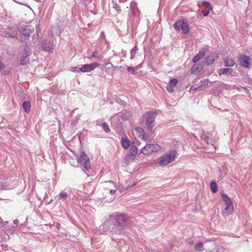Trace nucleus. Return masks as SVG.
Here are the masks:
<instances>
[{
  "instance_id": "25",
  "label": "nucleus",
  "mask_w": 252,
  "mask_h": 252,
  "mask_svg": "<svg viewBox=\"0 0 252 252\" xmlns=\"http://www.w3.org/2000/svg\"><path fill=\"white\" fill-rule=\"evenodd\" d=\"M138 49L136 45L135 46V47L132 49L130 51V59L133 60L135 57V55L136 54L137 51H138Z\"/></svg>"
},
{
  "instance_id": "47",
  "label": "nucleus",
  "mask_w": 252,
  "mask_h": 252,
  "mask_svg": "<svg viewBox=\"0 0 252 252\" xmlns=\"http://www.w3.org/2000/svg\"><path fill=\"white\" fill-rule=\"evenodd\" d=\"M249 81L250 82V84H252V79H250Z\"/></svg>"
},
{
  "instance_id": "43",
  "label": "nucleus",
  "mask_w": 252,
  "mask_h": 252,
  "mask_svg": "<svg viewBox=\"0 0 252 252\" xmlns=\"http://www.w3.org/2000/svg\"><path fill=\"white\" fill-rule=\"evenodd\" d=\"M116 192V190L115 189H111L110 190V194L111 195H113L114 194H115Z\"/></svg>"
},
{
  "instance_id": "35",
  "label": "nucleus",
  "mask_w": 252,
  "mask_h": 252,
  "mask_svg": "<svg viewBox=\"0 0 252 252\" xmlns=\"http://www.w3.org/2000/svg\"><path fill=\"white\" fill-rule=\"evenodd\" d=\"M202 4L208 8H210L211 10L212 9V7H211V4L209 2L207 1H203L202 2Z\"/></svg>"
},
{
  "instance_id": "10",
  "label": "nucleus",
  "mask_w": 252,
  "mask_h": 252,
  "mask_svg": "<svg viewBox=\"0 0 252 252\" xmlns=\"http://www.w3.org/2000/svg\"><path fill=\"white\" fill-rule=\"evenodd\" d=\"M99 65L100 64L97 63L84 64L81 67V72H90L95 68L99 67Z\"/></svg>"
},
{
  "instance_id": "13",
  "label": "nucleus",
  "mask_w": 252,
  "mask_h": 252,
  "mask_svg": "<svg viewBox=\"0 0 252 252\" xmlns=\"http://www.w3.org/2000/svg\"><path fill=\"white\" fill-rule=\"evenodd\" d=\"M54 45L49 40L44 39L41 43V47L43 50L50 52L53 48Z\"/></svg>"
},
{
  "instance_id": "22",
  "label": "nucleus",
  "mask_w": 252,
  "mask_h": 252,
  "mask_svg": "<svg viewBox=\"0 0 252 252\" xmlns=\"http://www.w3.org/2000/svg\"><path fill=\"white\" fill-rule=\"evenodd\" d=\"M215 61V57L214 55L208 56L206 58V63L208 65L214 63Z\"/></svg>"
},
{
  "instance_id": "16",
  "label": "nucleus",
  "mask_w": 252,
  "mask_h": 252,
  "mask_svg": "<svg viewBox=\"0 0 252 252\" xmlns=\"http://www.w3.org/2000/svg\"><path fill=\"white\" fill-rule=\"evenodd\" d=\"M232 71V69L231 68H221L219 69L218 70V73L220 75H221L222 74L224 75H231Z\"/></svg>"
},
{
  "instance_id": "38",
  "label": "nucleus",
  "mask_w": 252,
  "mask_h": 252,
  "mask_svg": "<svg viewBox=\"0 0 252 252\" xmlns=\"http://www.w3.org/2000/svg\"><path fill=\"white\" fill-rule=\"evenodd\" d=\"M67 194L66 192H61L59 194V198L61 199V198H65L67 196Z\"/></svg>"
},
{
  "instance_id": "44",
  "label": "nucleus",
  "mask_w": 252,
  "mask_h": 252,
  "mask_svg": "<svg viewBox=\"0 0 252 252\" xmlns=\"http://www.w3.org/2000/svg\"><path fill=\"white\" fill-rule=\"evenodd\" d=\"M4 67L3 64L0 62V72L2 70V69Z\"/></svg>"
},
{
  "instance_id": "15",
  "label": "nucleus",
  "mask_w": 252,
  "mask_h": 252,
  "mask_svg": "<svg viewBox=\"0 0 252 252\" xmlns=\"http://www.w3.org/2000/svg\"><path fill=\"white\" fill-rule=\"evenodd\" d=\"M209 80L208 79H205L201 81L198 84L199 91H203L208 88Z\"/></svg>"
},
{
  "instance_id": "5",
  "label": "nucleus",
  "mask_w": 252,
  "mask_h": 252,
  "mask_svg": "<svg viewBox=\"0 0 252 252\" xmlns=\"http://www.w3.org/2000/svg\"><path fill=\"white\" fill-rule=\"evenodd\" d=\"M161 147L158 144H147L141 150L145 155H148L153 152H157L161 150Z\"/></svg>"
},
{
  "instance_id": "45",
  "label": "nucleus",
  "mask_w": 252,
  "mask_h": 252,
  "mask_svg": "<svg viewBox=\"0 0 252 252\" xmlns=\"http://www.w3.org/2000/svg\"><path fill=\"white\" fill-rule=\"evenodd\" d=\"M13 223L14 224H17L19 223V220H14Z\"/></svg>"
},
{
  "instance_id": "20",
  "label": "nucleus",
  "mask_w": 252,
  "mask_h": 252,
  "mask_svg": "<svg viewBox=\"0 0 252 252\" xmlns=\"http://www.w3.org/2000/svg\"><path fill=\"white\" fill-rule=\"evenodd\" d=\"M23 107L25 109V111L27 113H28L30 111L31 107V102L30 101H26L24 102L23 103Z\"/></svg>"
},
{
  "instance_id": "8",
  "label": "nucleus",
  "mask_w": 252,
  "mask_h": 252,
  "mask_svg": "<svg viewBox=\"0 0 252 252\" xmlns=\"http://www.w3.org/2000/svg\"><path fill=\"white\" fill-rule=\"evenodd\" d=\"M221 197L226 204L225 210L228 214H231L233 212V204L231 198L224 193L221 194Z\"/></svg>"
},
{
  "instance_id": "17",
  "label": "nucleus",
  "mask_w": 252,
  "mask_h": 252,
  "mask_svg": "<svg viewBox=\"0 0 252 252\" xmlns=\"http://www.w3.org/2000/svg\"><path fill=\"white\" fill-rule=\"evenodd\" d=\"M224 63L225 66L227 67H232L235 63L234 59L229 58H226L224 61Z\"/></svg>"
},
{
  "instance_id": "37",
  "label": "nucleus",
  "mask_w": 252,
  "mask_h": 252,
  "mask_svg": "<svg viewBox=\"0 0 252 252\" xmlns=\"http://www.w3.org/2000/svg\"><path fill=\"white\" fill-rule=\"evenodd\" d=\"M72 71L75 72H81V67L75 66L72 67Z\"/></svg>"
},
{
  "instance_id": "30",
  "label": "nucleus",
  "mask_w": 252,
  "mask_h": 252,
  "mask_svg": "<svg viewBox=\"0 0 252 252\" xmlns=\"http://www.w3.org/2000/svg\"><path fill=\"white\" fill-rule=\"evenodd\" d=\"M178 82V81L177 79H172L169 81V85L174 87L177 84Z\"/></svg>"
},
{
  "instance_id": "14",
  "label": "nucleus",
  "mask_w": 252,
  "mask_h": 252,
  "mask_svg": "<svg viewBox=\"0 0 252 252\" xmlns=\"http://www.w3.org/2000/svg\"><path fill=\"white\" fill-rule=\"evenodd\" d=\"M206 50L205 49H201L198 54H197L193 58L192 62L193 63H197L200 59L203 58L206 54Z\"/></svg>"
},
{
  "instance_id": "41",
  "label": "nucleus",
  "mask_w": 252,
  "mask_h": 252,
  "mask_svg": "<svg viewBox=\"0 0 252 252\" xmlns=\"http://www.w3.org/2000/svg\"><path fill=\"white\" fill-rule=\"evenodd\" d=\"M209 13H210V11L209 10H205V11H203L202 14H203V16L206 17L209 15Z\"/></svg>"
},
{
  "instance_id": "23",
  "label": "nucleus",
  "mask_w": 252,
  "mask_h": 252,
  "mask_svg": "<svg viewBox=\"0 0 252 252\" xmlns=\"http://www.w3.org/2000/svg\"><path fill=\"white\" fill-rule=\"evenodd\" d=\"M134 156H132L130 154H127L125 158V161L126 164H128L131 162L135 158Z\"/></svg>"
},
{
  "instance_id": "27",
  "label": "nucleus",
  "mask_w": 252,
  "mask_h": 252,
  "mask_svg": "<svg viewBox=\"0 0 252 252\" xmlns=\"http://www.w3.org/2000/svg\"><path fill=\"white\" fill-rule=\"evenodd\" d=\"M135 131L139 134V136H144L145 132L142 127H138L135 128Z\"/></svg>"
},
{
  "instance_id": "26",
  "label": "nucleus",
  "mask_w": 252,
  "mask_h": 252,
  "mask_svg": "<svg viewBox=\"0 0 252 252\" xmlns=\"http://www.w3.org/2000/svg\"><path fill=\"white\" fill-rule=\"evenodd\" d=\"M210 187L213 193H216L218 191L217 185L216 182H211L210 184Z\"/></svg>"
},
{
  "instance_id": "21",
  "label": "nucleus",
  "mask_w": 252,
  "mask_h": 252,
  "mask_svg": "<svg viewBox=\"0 0 252 252\" xmlns=\"http://www.w3.org/2000/svg\"><path fill=\"white\" fill-rule=\"evenodd\" d=\"M201 71V68L198 64H195L191 69V72L194 74H197Z\"/></svg>"
},
{
  "instance_id": "31",
  "label": "nucleus",
  "mask_w": 252,
  "mask_h": 252,
  "mask_svg": "<svg viewBox=\"0 0 252 252\" xmlns=\"http://www.w3.org/2000/svg\"><path fill=\"white\" fill-rule=\"evenodd\" d=\"M113 7L117 10L118 13H120L121 12L120 5H119L116 2L113 3Z\"/></svg>"
},
{
  "instance_id": "28",
  "label": "nucleus",
  "mask_w": 252,
  "mask_h": 252,
  "mask_svg": "<svg viewBox=\"0 0 252 252\" xmlns=\"http://www.w3.org/2000/svg\"><path fill=\"white\" fill-rule=\"evenodd\" d=\"M203 245L202 242H198L196 243L195 245V249L197 251H202Z\"/></svg>"
},
{
  "instance_id": "36",
  "label": "nucleus",
  "mask_w": 252,
  "mask_h": 252,
  "mask_svg": "<svg viewBox=\"0 0 252 252\" xmlns=\"http://www.w3.org/2000/svg\"><path fill=\"white\" fill-rule=\"evenodd\" d=\"M127 70L128 72L131 73L132 74H134L135 73V69L132 67H127Z\"/></svg>"
},
{
  "instance_id": "40",
  "label": "nucleus",
  "mask_w": 252,
  "mask_h": 252,
  "mask_svg": "<svg viewBox=\"0 0 252 252\" xmlns=\"http://www.w3.org/2000/svg\"><path fill=\"white\" fill-rule=\"evenodd\" d=\"M5 184L0 182V190L4 189H5Z\"/></svg>"
},
{
  "instance_id": "19",
  "label": "nucleus",
  "mask_w": 252,
  "mask_h": 252,
  "mask_svg": "<svg viewBox=\"0 0 252 252\" xmlns=\"http://www.w3.org/2000/svg\"><path fill=\"white\" fill-rule=\"evenodd\" d=\"M52 32L56 35H59L62 32V29L59 25H54L52 28Z\"/></svg>"
},
{
  "instance_id": "42",
  "label": "nucleus",
  "mask_w": 252,
  "mask_h": 252,
  "mask_svg": "<svg viewBox=\"0 0 252 252\" xmlns=\"http://www.w3.org/2000/svg\"><path fill=\"white\" fill-rule=\"evenodd\" d=\"M92 1V0H83L84 4L87 5L88 3Z\"/></svg>"
},
{
  "instance_id": "3",
  "label": "nucleus",
  "mask_w": 252,
  "mask_h": 252,
  "mask_svg": "<svg viewBox=\"0 0 252 252\" xmlns=\"http://www.w3.org/2000/svg\"><path fill=\"white\" fill-rule=\"evenodd\" d=\"M77 158L78 162L83 167V170L84 172L89 171L91 168L90 159L87 155L83 151L81 152L80 156L74 154Z\"/></svg>"
},
{
  "instance_id": "32",
  "label": "nucleus",
  "mask_w": 252,
  "mask_h": 252,
  "mask_svg": "<svg viewBox=\"0 0 252 252\" xmlns=\"http://www.w3.org/2000/svg\"><path fill=\"white\" fill-rule=\"evenodd\" d=\"M92 57L96 59H100L102 58L100 55H99V53L95 51V52H93L92 54Z\"/></svg>"
},
{
  "instance_id": "48",
  "label": "nucleus",
  "mask_w": 252,
  "mask_h": 252,
  "mask_svg": "<svg viewBox=\"0 0 252 252\" xmlns=\"http://www.w3.org/2000/svg\"><path fill=\"white\" fill-rule=\"evenodd\" d=\"M0 226H1V222L0 221Z\"/></svg>"
},
{
  "instance_id": "46",
  "label": "nucleus",
  "mask_w": 252,
  "mask_h": 252,
  "mask_svg": "<svg viewBox=\"0 0 252 252\" xmlns=\"http://www.w3.org/2000/svg\"><path fill=\"white\" fill-rule=\"evenodd\" d=\"M53 199H50V200H49V201L47 202V204H49L53 202Z\"/></svg>"
},
{
  "instance_id": "33",
  "label": "nucleus",
  "mask_w": 252,
  "mask_h": 252,
  "mask_svg": "<svg viewBox=\"0 0 252 252\" xmlns=\"http://www.w3.org/2000/svg\"><path fill=\"white\" fill-rule=\"evenodd\" d=\"M107 65H108L109 67L106 69H110L112 68V70L114 71L115 70V67L111 63H108L105 64L104 67H106Z\"/></svg>"
},
{
  "instance_id": "24",
  "label": "nucleus",
  "mask_w": 252,
  "mask_h": 252,
  "mask_svg": "<svg viewBox=\"0 0 252 252\" xmlns=\"http://www.w3.org/2000/svg\"><path fill=\"white\" fill-rule=\"evenodd\" d=\"M129 154L132 156L135 157L138 153V149L135 146H132L131 147Z\"/></svg>"
},
{
  "instance_id": "6",
  "label": "nucleus",
  "mask_w": 252,
  "mask_h": 252,
  "mask_svg": "<svg viewBox=\"0 0 252 252\" xmlns=\"http://www.w3.org/2000/svg\"><path fill=\"white\" fill-rule=\"evenodd\" d=\"M238 61L241 66L246 68H251L252 60L250 57L244 54H240L238 57Z\"/></svg>"
},
{
  "instance_id": "12",
  "label": "nucleus",
  "mask_w": 252,
  "mask_h": 252,
  "mask_svg": "<svg viewBox=\"0 0 252 252\" xmlns=\"http://www.w3.org/2000/svg\"><path fill=\"white\" fill-rule=\"evenodd\" d=\"M18 31L21 34L24 36H30L31 32V29L29 26L27 25H19Z\"/></svg>"
},
{
  "instance_id": "1",
  "label": "nucleus",
  "mask_w": 252,
  "mask_h": 252,
  "mask_svg": "<svg viewBox=\"0 0 252 252\" xmlns=\"http://www.w3.org/2000/svg\"><path fill=\"white\" fill-rule=\"evenodd\" d=\"M130 225V219L125 214L114 213L105 218L103 223L104 228H108L113 234L120 235Z\"/></svg>"
},
{
  "instance_id": "2",
  "label": "nucleus",
  "mask_w": 252,
  "mask_h": 252,
  "mask_svg": "<svg viewBox=\"0 0 252 252\" xmlns=\"http://www.w3.org/2000/svg\"><path fill=\"white\" fill-rule=\"evenodd\" d=\"M157 116V113L156 112L152 111L147 112L143 116L145 120V127L148 131H152L153 127L156 126L155 119Z\"/></svg>"
},
{
  "instance_id": "9",
  "label": "nucleus",
  "mask_w": 252,
  "mask_h": 252,
  "mask_svg": "<svg viewBox=\"0 0 252 252\" xmlns=\"http://www.w3.org/2000/svg\"><path fill=\"white\" fill-rule=\"evenodd\" d=\"M9 31L6 30L0 32V35L3 37H8L10 38H17L18 32L16 28L9 27Z\"/></svg>"
},
{
  "instance_id": "39",
  "label": "nucleus",
  "mask_w": 252,
  "mask_h": 252,
  "mask_svg": "<svg viewBox=\"0 0 252 252\" xmlns=\"http://www.w3.org/2000/svg\"><path fill=\"white\" fill-rule=\"evenodd\" d=\"M174 87H172V86H171L170 85H168L167 87H166V89L168 91V92L169 93H172L174 91V89H173Z\"/></svg>"
},
{
  "instance_id": "29",
  "label": "nucleus",
  "mask_w": 252,
  "mask_h": 252,
  "mask_svg": "<svg viewBox=\"0 0 252 252\" xmlns=\"http://www.w3.org/2000/svg\"><path fill=\"white\" fill-rule=\"evenodd\" d=\"M102 127L103 130L107 133L110 132V129L109 128L108 124L106 122H103L102 124Z\"/></svg>"
},
{
  "instance_id": "18",
  "label": "nucleus",
  "mask_w": 252,
  "mask_h": 252,
  "mask_svg": "<svg viewBox=\"0 0 252 252\" xmlns=\"http://www.w3.org/2000/svg\"><path fill=\"white\" fill-rule=\"evenodd\" d=\"M129 142L130 141L127 137L123 138L122 140V147L125 149H128L129 147Z\"/></svg>"
},
{
  "instance_id": "7",
  "label": "nucleus",
  "mask_w": 252,
  "mask_h": 252,
  "mask_svg": "<svg viewBox=\"0 0 252 252\" xmlns=\"http://www.w3.org/2000/svg\"><path fill=\"white\" fill-rule=\"evenodd\" d=\"M174 27L177 31L182 30L184 34H187L189 32V26L188 23L183 20L176 21L174 23Z\"/></svg>"
},
{
  "instance_id": "11",
  "label": "nucleus",
  "mask_w": 252,
  "mask_h": 252,
  "mask_svg": "<svg viewBox=\"0 0 252 252\" xmlns=\"http://www.w3.org/2000/svg\"><path fill=\"white\" fill-rule=\"evenodd\" d=\"M30 55V49L29 47H26L24 49V53L21 57L20 64L24 65L29 63L30 59L29 56Z\"/></svg>"
},
{
  "instance_id": "34",
  "label": "nucleus",
  "mask_w": 252,
  "mask_h": 252,
  "mask_svg": "<svg viewBox=\"0 0 252 252\" xmlns=\"http://www.w3.org/2000/svg\"><path fill=\"white\" fill-rule=\"evenodd\" d=\"M189 91H199L198 88V85H193L190 87Z\"/></svg>"
},
{
  "instance_id": "4",
  "label": "nucleus",
  "mask_w": 252,
  "mask_h": 252,
  "mask_svg": "<svg viewBox=\"0 0 252 252\" xmlns=\"http://www.w3.org/2000/svg\"><path fill=\"white\" fill-rule=\"evenodd\" d=\"M176 157V153L174 152H171L170 153L166 154L164 156H162L158 159L157 163L160 166H166L172 161H174Z\"/></svg>"
}]
</instances>
